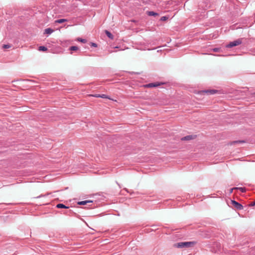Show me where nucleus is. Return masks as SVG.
<instances>
[{"label":"nucleus","instance_id":"f257e3e1","mask_svg":"<svg viewBox=\"0 0 255 255\" xmlns=\"http://www.w3.org/2000/svg\"><path fill=\"white\" fill-rule=\"evenodd\" d=\"M194 245V242H180L175 245V246L178 248H189Z\"/></svg>","mask_w":255,"mask_h":255},{"label":"nucleus","instance_id":"f03ea898","mask_svg":"<svg viewBox=\"0 0 255 255\" xmlns=\"http://www.w3.org/2000/svg\"><path fill=\"white\" fill-rule=\"evenodd\" d=\"M242 43V39L239 38L235 41L230 42L228 45H227L226 47L227 48H231L234 46H238Z\"/></svg>","mask_w":255,"mask_h":255},{"label":"nucleus","instance_id":"7ed1b4c3","mask_svg":"<svg viewBox=\"0 0 255 255\" xmlns=\"http://www.w3.org/2000/svg\"><path fill=\"white\" fill-rule=\"evenodd\" d=\"M231 204L237 210H241L243 209V205L235 200H231Z\"/></svg>","mask_w":255,"mask_h":255},{"label":"nucleus","instance_id":"20e7f679","mask_svg":"<svg viewBox=\"0 0 255 255\" xmlns=\"http://www.w3.org/2000/svg\"><path fill=\"white\" fill-rule=\"evenodd\" d=\"M163 84V83L160 82L151 83L145 85V87L147 88L157 87L161 85H162Z\"/></svg>","mask_w":255,"mask_h":255},{"label":"nucleus","instance_id":"39448f33","mask_svg":"<svg viewBox=\"0 0 255 255\" xmlns=\"http://www.w3.org/2000/svg\"><path fill=\"white\" fill-rule=\"evenodd\" d=\"M203 93H206L207 95H213L217 92V91L216 90H203L202 91Z\"/></svg>","mask_w":255,"mask_h":255},{"label":"nucleus","instance_id":"423d86ee","mask_svg":"<svg viewBox=\"0 0 255 255\" xmlns=\"http://www.w3.org/2000/svg\"><path fill=\"white\" fill-rule=\"evenodd\" d=\"M93 203V201H92V200H85V201L78 202V204L80 205H87L89 203Z\"/></svg>","mask_w":255,"mask_h":255},{"label":"nucleus","instance_id":"0eeeda50","mask_svg":"<svg viewBox=\"0 0 255 255\" xmlns=\"http://www.w3.org/2000/svg\"><path fill=\"white\" fill-rule=\"evenodd\" d=\"M195 136L193 135H187L181 138L182 140H189L194 138Z\"/></svg>","mask_w":255,"mask_h":255},{"label":"nucleus","instance_id":"6e6552de","mask_svg":"<svg viewBox=\"0 0 255 255\" xmlns=\"http://www.w3.org/2000/svg\"><path fill=\"white\" fill-rule=\"evenodd\" d=\"M105 32V33L107 35V36L109 38H110L111 39H114V36L113 35V34L110 31H109L107 30H106Z\"/></svg>","mask_w":255,"mask_h":255},{"label":"nucleus","instance_id":"1a4fd4ad","mask_svg":"<svg viewBox=\"0 0 255 255\" xmlns=\"http://www.w3.org/2000/svg\"><path fill=\"white\" fill-rule=\"evenodd\" d=\"M53 32V30L50 28H48L45 29L44 33L50 34Z\"/></svg>","mask_w":255,"mask_h":255},{"label":"nucleus","instance_id":"9d476101","mask_svg":"<svg viewBox=\"0 0 255 255\" xmlns=\"http://www.w3.org/2000/svg\"><path fill=\"white\" fill-rule=\"evenodd\" d=\"M56 207L57 208H64V209H68L69 208V207L66 206L65 205L63 204H58L56 205Z\"/></svg>","mask_w":255,"mask_h":255},{"label":"nucleus","instance_id":"9b49d317","mask_svg":"<svg viewBox=\"0 0 255 255\" xmlns=\"http://www.w3.org/2000/svg\"><path fill=\"white\" fill-rule=\"evenodd\" d=\"M147 14L149 16H157L158 15V14L155 12H154L153 11H147Z\"/></svg>","mask_w":255,"mask_h":255},{"label":"nucleus","instance_id":"f8f14e48","mask_svg":"<svg viewBox=\"0 0 255 255\" xmlns=\"http://www.w3.org/2000/svg\"><path fill=\"white\" fill-rule=\"evenodd\" d=\"M67 21V20L66 19H59L55 20V22L58 23H62Z\"/></svg>","mask_w":255,"mask_h":255},{"label":"nucleus","instance_id":"ddd939ff","mask_svg":"<svg viewBox=\"0 0 255 255\" xmlns=\"http://www.w3.org/2000/svg\"><path fill=\"white\" fill-rule=\"evenodd\" d=\"M236 189L240 190L242 193L246 192V189L244 187H236Z\"/></svg>","mask_w":255,"mask_h":255},{"label":"nucleus","instance_id":"4468645a","mask_svg":"<svg viewBox=\"0 0 255 255\" xmlns=\"http://www.w3.org/2000/svg\"><path fill=\"white\" fill-rule=\"evenodd\" d=\"M39 50L40 51H45L47 50V48L45 46H41L39 47Z\"/></svg>","mask_w":255,"mask_h":255},{"label":"nucleus","instance_id":"2eb2a0df","mask_svg":"<svg viewBox=\"0 0 255 255\" xmlns=\"http://www.w3.org/2000/svg\"><path fill=\"white\" fill-rule=\"evenodd\" d=\"M69 49L72 51H76L78 50L79 48L76 46H72L70 47Z\"/></svg>","mask_w":255,"mask_h":255},{"label":"nucleus","instance_id":"dca6fc26","mask_svg":"<svg viewBox=\"0 0 255 255\" xmlns=\"http://www.w3.org/2000/svg\"><path fill=\"white\" fill-rule=\"evenodd\" d=\"M77 41H80V42H82V43H85L87 42V40L86 39H82L81 38H78L77 39Z\"/></svg>","mask_w":255,"mask_h":255},{"label":"nucleus","instance_id":"f3484780","mask_svg":"<svg viewBox=\"0 0 255 255\" xmlns=\"http://www.w3.org/2000/svg\"><path fill=\"white\" fill-rule=\"evenodd\" d=\"M245 142L244 140H236L233 142V143H244Z\"/></svg>","mask_w":255,"mask_h":255},{"label":"nucleus","instance_id":"a211bd4d","mask_svg":"<svg viewBox=\"0 0 255 255\" xmlns=\"http://www.w3.org/2000/svg\"><path fill=\"white\" fill-rule=\"evenodd\" d=\"M168 19V17L166 16H162L160 18L161 21H165Z\"/></svg>","mask_w":255,"mask_h":255},{"label":"nucleus","instance_id":"6ab92c4d","mask_svg":"<svg viewBox=\"0 0 255 255\" xmlns=\"http://www.w3.org/2000/svg\"><path fill=\"white\" fill-rule=\"evenodd\" d=\"M3 47L5 49L9 48L10 47V46L8 44H4L3 46Z\"/></svg>","mask_w":255,"mask_h":255},{"label":"nucleus","instance_id":"aec40b11","mask_svg":"<svg viewBox=\"0 0 255 255\" xmlns=\"http://www.w3.org/2000/svg\"><path fill=\"white\" fill-rule=\"evenodd\" d=\"M100 98H108V97L107 96V95H105V94H102V95H101L100 96Z\"/></svg>","mask_w":255,"mask_h":255},{"label":"nucleus","instance_id":"412c9836","mask_svg":"<svg viewBox=\"0 0 255 255\" xmlns=\"http://www.w3.org/2000/svg\"><path fill=\"white\" fill-rule=\"evenodd\" d=\"M91 46L94 47H97V44L95 43H91Z\"/></svg>","mask_w":255,"mask_h":255},{"label":"nucleus","instance_id":"4be33fe9","mask_svg":"<svg viewBox=\"0 0 255 255\" xmlns=\"http://www.w3.org/2000/svg\"><path fill=\"white\" fill-rule=\"evenodd\" d=\"M100 96H101V95H100V94H96L95 95H93V96H94L95 97H97V98H99V97L100 98Z\"/></svg>","mask_w":255,"mask_h":255},{"label":"nucleus","instance_id":"5701e85b","mask_svg":"<svg viewBox=\"0 0 255 255\" xmlns=\"http://www.w3.org/2000/svg\"><path fill=\"white\" fill-rule=\"evenodd\" d=\"M255 202H252L251 204H250V206H255Z\"/></svg>","mask_w":255,"mask_h":255},{"label":"nucleus","instance_id":"b1692460","mask_svg":"<svg viewBox=\"0 0 255 255\" xmlns=\"http://www.w3.org/2000/svg\"><path fill=\"white\" fill-rule=\"evenodd\" d=\"M219 50V49L218 48H214L213 49V51H215V52H218Z\"/></svg>","mask_w":255,"mask_h":255},{"label":"nucleus","instance_id":"393cba45","mask_svg":"<svg viewBox=\"0 0 255 255\" xmlns=\"http://www.w3.org/2000/svg\"><path fill=\"white\" fill-rule=\"evenodd\" d=\"M234 189H236V187L231 189H230V193H232L233 192V190H234Z\"/></svg>","mask_w":255,"mask_h":255}]
</instances>
